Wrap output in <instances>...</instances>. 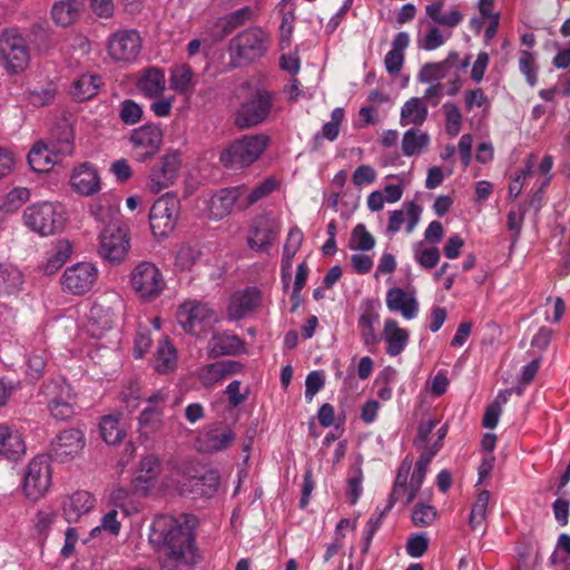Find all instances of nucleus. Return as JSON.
Segmentation results:
<instances>
[{"label": "nucleus", "mask_w": 570, "mask_h": 570, "mask_svg": "<svg viewBox=\"0 0 570 570\" xmlns=\"http://www.w3.org/2000/svg\"><path fill=\"white\" fill-rule=\"evenodd\" d=\"M195 517L189 514L179 518L161 514L153 520L149 542L164 557V567L168 570L195 562Z\"/></svg>", "instance_id": "1"}, {"label": "nucleus", "mask_w": 570, "mask_h": 570, "mask_svg": "<svg viewBox=\"0 0 570 570\" xmlns=\"http://www.w3.org/2000/svg\"><path fill=\"white\" fill-rule=\"evenodd\" d=\"M22 220L31 232L45 237L60 233L67 217L59 203L39 202L24 208Z\"/></svg>", "instance_id": "2"}, {"label": "nucleus", "mask_w": 570, "mask_h": 570, "mask_svg": "<svg viewBox=\"0 0 570 570\" xmlns=\"http://www.w3.org/2000/svg\"><path fill=\"white\" fill-rule=\"evenodd\" d=\"M30 52L27 40L17 28L0 32V63L11 75L22 72L29 65Z\"/></svg>", "instance_id": "3"}, {"label": "nucleus", "mask_w": 570, "mask_h": 570, "mask_svg": "<svg viewBox=\"0 0 570 570\" xmlns=\"http://www.w3.org/2000/svg\"><path fill=\"white\" fill-rule=\"evenodd\" d=\"M129 283L134 292L142 302H153L166 288V281L161 271L151 262L142 261L137 264L129 275Z\"/></svg>", "instance_id": "4"}, {"label": "nucleus", "mask_w": 570, "mask_h": 570, "mask_svg": "<svg viewBox=\"0 0 570 570\" xmlns=\"http://www.w3.org/2000/svg\"><path fill=\"white\" fill-rule=\"evenodd\" d=\"M176 318L185 333L202 336L217 321V316L207 303L198 299L183 302L176 313Z\"/></svg>", "instance_id": "5"}, {"label": "nucleus", "mask_w": 570, "mask_h": 570, "mask_svg": "<svg viewBox=\"0 0 570 570\" xmlns=\"http://www.w3.org/2000/svg\"><path fill=\"white\" fill-rule=\"evenodd\" d=\"M51 464L47 454L35 456L23 472L22 491L31 501L40 500L51 485Z\"/></svg>", "instance_id": "6"}, {"label": "nucleus", "mask_w": 570, "mask_h": 570, "mask_svg": "<svg viewBox=\"0 0 570 570\" xmlns=\"http://www.w3.org/2000/svg\"><path fill=\"white\" fill-rule=\"evenodd\" d=\"M180 215V200L170 193L159 197L149 212V224L154 236L167 237L176 227Z\"/></svg>", "instance_id": "7"}, {"label": "nucleus", "mask_w": 570, "mask_h": 570, "mask_svg": "<svg viewBox=\"0 0 570 570\" xmlns=\"http://www.w3.org/2000/svg\"><path fill=\"white\" fill-rule=\"evenodd\" d=\"M163 141L164 131L158 124L147 122L135 128L129 136L134 159L146 163L154 158L159 153Z\"/></svg>", "instance_id": "8"}, {"label": "nucleus", "mask_w": 570, "mask_h": 570, "mask_svg": "<svg viewBox=\"0 0 570 570\" xmlns=\"http://www.w3.org/2000/svg\"><path fill=\"white\" fill-rule=\"evenodd\" d=\"M130 248V238L127 228L117 224L105 226L99 235L98 253L111 264H119L125 259Z\"/></svg>", "instance_id": "9"}, {"label": "nucleus", "mask_w": 570, "mask_h": 570, "mask_svg": "<svg viewBox=\"0 0 570 570\" xmlns=\"http://www.w3.org/2000/svg\"><path fill=\"white\" fill-rule=\"evenodd\" d=\"M180 166L181 153L178 150L167 151L160 161L151 167L148 180L150 191L158 194L171 186L178 177Z\"/></svg>", "instance_id": "10"}, {"label": "nucleus", "mask_w": 570, "mask_h": 570, "mask_svg": "<svg viewBox=\"0 0 570 570\" xmlns=\"http://www.w3.org/2000/svg\"><path fill=\"white\" fill-rule=\"evenodd\" d=\"M97 278V267L92 263L80 262L66 268L61 277V286L65 292L82 295L94 287Z\"/></svg>", "instance_id": "11"}, {"label": "nucleus", "mask_w": 570, "mask_h": 570, "mask_svg": "<svg viewBox=\"0 0 570 570\" xmlns=\"http://www.w3.org/2000/svg\"><path fill=\"white\" fill-rule=\"evenodd\" d=\"M220 476L217 470L208 469L202 474L185 475L178 481L179 493L189 499L212 498L218 490Z\"/></svg>", "instance_id": "12"}, {"label": "nucleus", "mask_w": 570, "mask_h": 570, "mask_svg": "<svg viewBox=\"0 0 570 570\" xmlns=\"http://www.w3.org/2000/svg\"><path fill=\"white\" fill-rule=\"evenodd\" d=\"M380 308L381 301L377 297H365L360 305L361 313L357 318V327L363 345L370 352H373L381 341L374 327L380 320Z\"/></svg>", "instance_id": "13"}, {"label": "nucleus", "mask_w": 570, "mask_h": 570, "mask_svg": "<svg viewBox=\"0 0 570 570\" xmlns=\"http://www.w3.org/2000/svg\"><path fill=\"white\" fill-rule=\"evenodd\" d=\"M107 49L115 61L131 62L140 53L141 38L134 29L120 30L109 37Z\"/></svg>", "instance_id": "14"}, {"label": "nucleus", "mask_w": 570, "mask_h": 570, "mask_svg": "<svg viewBox=\"0 0 570 570\" xmlns=\"http://www.w3.org/2000/svg\"><path fill=\"white\" fill-rule=\"evenodd\" d=\"M239 203L242 206L249 204V193L246 186H236L220 189L208 200V214L213 219H222L227 216L234 205Z\"/></svg>", "instance_id": "15"}, {"label": "nucleus", "mask_w": 570, "mask_h": 570, "mask_svg": "<svg viewBox=\"0 0 570 570\" xmlns=\"http://www.w3.org/2000/svg\"><path fill=\"white\" fill-rule=\"evenodd\" d=\"M277 92L264 86H252V127L266 122L282 110L276 106Z\"/></svg>", "instance_id": "16"}, {"label": "nucleus", "mask_w": 570, "mask_h": 570, "mask_svg": "<svg viewBox=\"0 0 570 570\" xmlns=\"http://www.w3.org/2000/svg\"><path fill=\"white\" fill-rule=\"evenodd\" d=\"M46 144L50 146L55 157L72 155L75 150V132L72 124L67 117H60L53 121Z\"/></svg>", "instance_id": "17"}, {"label": "nucleus", "mask_w": 570, "mask_h": 570, "mask_svg": "<svg viewBox=\"0 0 570 570\" xmlns=\"http://www.w3.org/2000/svg\"><path fill=\"white\" fill-rule=\"evenodd\" d=\"M235 434L230 428L214 424L204 429L196 439L198 452L213 453L227 449L234 441Z\"/></svg>", "instance_id": "18"}, {"label": "nucleus", "mask_w": 570, "mask_h": 570, "mask_svg": "<svg viewBox=\"0 0 570 570\" xmlns=\"http://www.w3.org/2000/svg\"><path fill=\"white\" fill-rule=\"evenodd\" d=\"M85 446V434L79 429H69L59 433L51 443L52 455L61 461L75 458Z\"/></svg>", "instance_id": "19"}, {"label": "nucleus", "mask_w": 570, "mask_h": 570, "mask_svg": "<svg viewBox=\"0 0 570 570\" xmlns=\"http://www.w3.org/2000/svg\"><path fill=\"white\" fill-rule=\"evenodd\" d=\"M70 186L82 196H91L100 190V176L97 168L86 161L76 166L70 176Z\"/></svg>", "instance_id": "20"}, {"label": "nucleus", "mask_w": 570, "mask_h": 570, "mask_svg": "<svg viewBox=\"0 0 570 570\" xmlns=\"http://www.w3.org/2000/svg\"><path fill=\"white\" fill-rule=\"evenodd\" d=\"M277 234L278 229L269 215L257 216L252 223V250L268 254Z\"/></svg>", "instance_id": "21"}, {"label": "nucleus", "mask_w": 570, "mask_h": 570, "mask_svg": "<svg viewBox=\"0 0 570 570\" xmlns=\"http://www.w3.org/2000/svg\"><path fill=\"white\" fill-rule=\"evenodd\" d=\"M136 86L145 98H160L166 90L165 71L159 67H147L140 71Z\"/></svg>", "instance_id": "22"}, {"label": "nucleus", "mask_w": 570, "mask_h": 570, "mask_svg": "<svg viewBox=\"0 0 570 570\" xmlns=\"http://www.w3.org/2000/svg\"><path fill=\"white\" fill-rule=\"evenodd\" d=\"M96 500L88 491H76L62 502V513L67 522H78L80 518L91 511Z\"/></svg>", "instance_id": "23"}, {"label": "nucleus", "mask_w": 570, "mask_h": 570, "mask_svg": "<svg viewBox=\"0 0 570 570\" xmlns=\"http://www.w3.org/2000/svg\"><path fill=\"white\" fill-rule=\"evenodd\" d=\"M59 390V394L53 396L49 403L48 409L50 414L57 421H67L75 415V407L72 403L71 387L68 384L53 383L48 389Z\"/></svg>", "instance_id": "24"}, {"label": "nucleus", "mask_w": 570, "mask_h": 570, "mask_svg": "<svg viewBox=\"0 0 570 570\" xmlns=\"http://www.w3.org/2000/svg\"><path fill=\"white\" fill-rule=\"evenodd\" d=\"M83 8V0H58L51 7V19L58 27L68 28L80 19Z\"/></svg>", "instance_id": "25"}, {"label": "nucleus", "mask_w": 570, "mask_h": 570, "mask_svg": "<svg viewBox=\"0 0 570 570\" xmlns=\"http://www.w3.org/2000/svg\"><path fill=\"white\" fill-rule=\"evenodd\" d=\"M240 364L233 360H220L199 370V380L205 386H213L240 371Z\"/></svg>", "instance_id": "26"}, {"label": "nucleus", "mask_w": 570, "mask_h": 570, "mask_svg": "<svg viewBox=\"0 0 570 570\" xmlns=\"http://www.w3.org/2000/svg\"><path fill=\"white\" fill-rule=\"evenodd\" d=\"M220 163L226 168H243L249 166V136L244 135L236 139L219 156Z\"/></svg>", "instance_id": "27"}, {"label": "nucleus", "mask_w": 570, "mask_h": 570, "mask_svg": "<svg viewBox=\"0 0 570 570\" xmlns=\"http://www.w3.org/2000/svg\"><path fill=\"white\" fill-rule=\"evenodd\" d=\"M382 338L386 342L385 352L390 356L400 355L409 344L410 333L401 328L393 318H386L384 322Z\"/></svg>", "instance_id": "28"}, {"label": "nucleus", "mask_w": 570, "mask_h": 570, "mask_svg": "<svg viewBox=\"0 0 570 570\" xmlns=\"http://www.w3.org/2000/svg\"><path fill=\"white\" fill-rule=\"evenodd\" d=\"M386 306L391 312H400L406 320H413L419 312V304L414 296L407 295L400 287H392L386 293Z\"/></svg>", "instance_id": "29"}, {"label": "nucleus", "mask_w": 570, "mask_h": 570, "mask_svg": "<svg viewBox=\"0 0 570 570\" xmlns=\"http://www.w3.org/2000/svg\"><path fill=\"white\" fill-rule=\"evenodd\" d=\"M72 254V244L67 239L57 240L46 253L41 268L45 274L52 275L59 271Z\"/></svg>", "instance_id": "30"}, {"label": "nucleus", "mask_w": 570, "mask_h": 570, "mask_svg": "<svg viewBox=\"0 0 570 570\" xmlns=\"http://www.w3.org/2000/svg\"><path fill=\"white\" fill-rule=\"evenodd\" d=\"M26 446L20 433L0 424V455L16 461L24 453Z\"/></svg>", "instance_id": "31"}, {"label": "nucleus", "mask_w": 570, "mask_h": 570, "mask_svg": "<svg viewBox=\"0 0 570 570\" xmlns=\"http://www.w3.org/2000/svg\"><path fill=\"white\" fill-rule=\"evenodd\" d=\"M101 86L102 80L100 76L82 73L72 81L70 95L76 101H86L97 96Z\"/></svg>", "instance_id": "32"}, {"label": "nucleus", "mask_w": 570, "mask_h": 570, "mask_svg": "<svg viewBox=\"0 0 570 570\" xmlns=\"http://www.w3.org/2000/svg\"><path fill=\"white\" fill-rule=\"evenodd\" d=\"M243 344L238 336L224 332L215 333L208 341V354L213 357L222 355L236 354L240 351Z\"/></svg>", "instance_id": "33"}, {"label": "nucleus", "mask_w": 570, "mask_h": 570, "mask_svg": "<svg viewBox=\"0 0 570 570\" xmlns=\"http://www.w3.org/2000/svg\"><path fill=\"white\" fill-rule=\"evenodd\" d=\"M429 109L421 98L412 97L404 102L400 114V125L405 127L410 124L422 126L428 119Z\"/></svg>", "instance_id": "34"}, {"label": "nucleus", "mask_w": 570, "mask_h": 570, "mask_svg": "<svg viewBox=\"0 0 570 570\" xmlns=\"http://www.w3.org/2000/svg\"><path fill=\"white\" fill-rule=\"evenodd\" d=\"M160 473V461L157 456L149 454L141 459L137 475L134 480L135 487L147 491L153 487Z\"/></svg>", "instance_id": "35"}, {"label": "nucleus", "mask_w": 570, "mask_h": 570, "mask_svg": "<svg viewBox=\"0 0 570 570\" xmlns=\"http://www.w3.org/2000/svg\"><path fill=\"white\" fill-rule=\"evenodd\" d=\"M52 156H55V154L50 150V146L43 141H38L29 151L27 159L33 171L48 173L56 163Z\"/></svg>", "instance_id": "36"}, {"label": "nucleus", "mask_w": 570, "mask_h": 570, "mask_svg": "<svg viewBox=\"0 0 570 570\" xmlns=\"http://www.w3.org/2000/svg\"><path fill=\"white\" fill-rule=\"evenodd\" d=\"M432 460H433V458L425 452H422L420 454V456L414 465L412 475H411L409 494L406 498H404V501H403L404 505H409L416 498V495L420 492L422 484L424 482L429 464L431 463Z\"/></svg>", "instance_id": "37"}, {"label": "nucleus", "mask_w": 570, "mask_h": 570, "mask_svg": "<svg viewBox=\"0 0 570 570\" xmlns=\"http://www.w3.org/2000/svg\"><path fill=\"white\" fill-rule=\"evenodd\" d=\"M120 413L108 414L101 417L99 431L102 440L107 444H118L125 438L126 432L120 425Z\"/></svg>", "instance_id": "38"}, {"label": "nucleus", "mask_w": 570, "mask_h": 570, "mask_svg": "<svg viewBox=\"0 0 570 570\" xmlns=\"http://www.w3.org/2000/svg\"><path fill=\"white\" fill-rule=\"evenodd\" d=\"M23 284V275L17 266L0 263V295L17 293Z\"/></svg>", "instance_id": "39"}, {"label": "nucleus", "mask_w": 570, "mask_h": 570, "mask_svg": "<svg viewBox=\"0 0 570 570\" xmlns=\"http://www.w3.org/2000/svg\"><path fill=\"white\" fill-rule=\"evenodd\" d=\"M176 363V348L167 338H164L159 342L155 353V370L158 373H168L175 368Z\"/></svg>", "instance_id": "40"}, {"label": "nucleus", "mask_w": 570, "mask_h": 570, "mask_svg": "<svg viewBox=\"0 0 570 570\" xmlns=\"http://www.w3.org/2000/svg\"><path fill=\"white\" fill-rule=\"evenodd\" d=\"M228 51L232 67H243L247 61L249 52V31L244 30L234 37L229 42Z\"/></svg>", "instance_id": "41"}, {"label": "nucleus", "mask_w": 570, "mask_h": 570, "mask_svg": "<svg viewBox=\"0 0 570 570\" xmlns=\"http://www.w3.org/2000/svg\"><path fill=\"white\" fill-rule=\"evenodd\" d=\"M527 212L528 206L525 204H518L507 214V229L510 233L511 248L520 240Z\"/></svg>", "instance_id": "42"}, {"label": "nucleus", "mask_w": 570, "mask_h": 570, "mask_svg": "<svg viewBox=\"0 0 570 570\" xmlns=\"http://www.w3.org/2000/svg\"><path fill=\"white\" fill-rule=\"evenodd\" d=\"M430 142L428 132L420 131L419 129H407L402 138V151L406 157L420 154Z\"/></svg>", "instance_id": "43"}, {"label": "nucleus", "mask_w": 570, "mask_h": 570, "mask_svg": "<svg viewBox=\"0 0 570 570\" xmlns=\"http://www.w3.org/2000/svg\"><path fill=\"white\" fill-rule=\"evenodd\" d=\"M89 214L98 223L108 226L109 224H116L114 220L118 210L108 197H100L89 206Z\"/></svg>", "instance_id": "44"}, {"label": "nucleus", "mask_w": 570, "mask_h": 570, "mask_svg": "<svg viewBox=\"0 0 570 570\" xmlns=\"http://www.w3.org/2000/svg\"><path fill=\"white\" fill-rule=\"evenodd\" d=\"M248 18V6L239 10H236L226 17L219 18L218 21L216 22V27L220 28V33L217 37V40H222L229 33H232L237 27L242 26Z\"/></svg>", "instance_id": "45"}, {"label": "nucleus", "mask_w": 570, "mask_h": 570, "mask_svg": "<svg viewBox=\"0 0 570 570\" xmlns=\"http://www.w3.org/2000/svg\"><path fill=\"white\" fill-rule=\"evenodd\" d=\"M375 238L362 223L354 226L351 233L348 248L358 252H370L375 247Z\"/></svg>", "instance_id": "46"}, {"label": "nucleus", "mask_w": 570, "mask_h": 570, "mask_svg": "<svg viewBox=\"0 0 570 570\" xmlns=\"http://www.w3.org/2000/svg\"><path fill=\"white\" fill-rule=\"evenodd\" d=\"M490 497L491 493L489 490H482L479 492L474 503L471 507V512L469 515V524L471 529H476L487 519Z\"/></svg>", "instance_id": "47"}, {"label": "nucleus", "mask_w": 570, "mask_h": 570, "mask_svg": "<svg viewBox=\"0 0 570 570\" xmlns=\"http://www.w3.org/2000/svg\"><path fill=\"white\" fill-rule=\"evenodd\" d=\"M449 72L448 61L426 62L419 71L417 80L422 83L440 82Z\"/></svg>", "instance_id": "48"}, {"label": "nucleus", "mask_w": 570, "mask_h": 570, "mask_svg": "<svg viewBox=\"0 0 570 570\" xmlns=\"http://www.w3.org/2000/svg\"><path fill=\"white\" fill-rule=\"evenodd\" d=\"M271 42V35L267 31L252 26V62L266 56Z\"/></svg>", "instance_id": "49"}, {"label": "nucleus", "mask_w": 570, "mask_h": 570, "mask_svg": "<svg viewBox=\"0 0 570 570\" xmlns=\"http://www.w3.org/2000/svg\"><path fill=\"white\" fill-rule=\"evenodd\" d=\"M519 70L524 76L527 83L530 87H534L538 83L539 67L535 62V56L532 51H520Z\"/></svg>", "instance_id": "50"}, {"label": "nucleus", "mask_w": 570, "mask_h": 570, "mask_svg": "<svg viewBox=\"0 0 570 570\" xmlns=\"http://www.w3.org/2000/svg\"><path fill=\"white\" fill-rule=\"evenodd\" d=\"M249 312V287L232 295L228 315L232 320H240Z\"/></svg>", "instance_id": "51"}, {"label": "nucleus", "mask_w": 570, "mask_h": 570, "mask_svg": "<svg viewBox=\"0 0 570 570\" xmlns=\"http://www.w3.org/2000/svg\"><path fill=\"white\" fill-rule=\"evenodd\" d=\"M193 76L194 72L188 65L173 69L169 78L170 88L178 94H185L191 85Z\"/></svg>", "instance_id": "52"}, {"label": "nucleus", "mask_w": 570, "mask_h": 570, "mask_svg": "<svg viewBox=\"0 0 570 570\" xmlns=\"http://www.w3.org/2000/svg\"><path fill=\"white\" fill-rule=\"evenodd\" d=\"M443 111L445 115V131L449 136L455 137L459 135L462 128V114L452 101H446L443 105Z\"/></svg>", "instance_id": "53"}, {"label": "nucleus", "mask_w": 570, "mask_h": 570, "mask_svg": "<svg viewBox=\"0 0 570 570\" xmlns=\"http://www.w3.org/2000/svg\"><path fill=\"white\" fill-rule=\"evenodd\" d=\"M436 518V510L433 505L419 502L412 510V523L415 527L425 528L433 523Z\"/></svg>", "instance_id": "54"}, {"label": "nucleus", "mask_w": 570, "mask_h": 570, "mask_svg": "<svg viewBox=\"0 0 570 570\" xmlns=\"http://www.w3.org/2000/svg\"><path fill=\"white\" fill-rule=\"evenodd\" d=\"M142 108L131 99H125L120 104L119 118L125 125H136L142 118Z\"/></svg>", "instance_id": "55"}, {"label": "nucleus", "mask_w": 570, "mask_h": 570, "mask_svg": "<svg viewBox=\"0 0 570 570\" xmlns=\"http://www.w3.org/2000/svg\"><path fill=\"white\" fill-rule=\"evenodd\" d=\"M295 12L294 9L282 12L279 26V48L284 50L289 47L294 31Z\"/></svg>", "instance_id": "56"}, {"label": "nucleus", "mask_w": 570, "mask_h": 570, "mask_svg": "<svg viewBox=\"0 0 570 570\" xmlns=\"http://www.w3.org/2000/svg\"><path fill=\"white\" fill-rule=\"evenodd\" d=\"M430 540L424 532L413 533L407 538L405 550L406 553L415 559L424 556L429 549Z\"/></svg>", "instance_id": "57"}, {"label": "nucleus", "mask_w": 570, "mask_h": 570, "mask_svg": "<svg viewBox=\"0 0 570 570\" xmlns=\"http://www.w3.org/2000/svg\"><path fill=\"white\" fill-rule=\"evenodd\" d=\"M281 181L274 176H267L252 188V204L268 197L281 188Z\"/></svg>", "instance_id": "58"}, {"label": "nucleus", "mask_w": 570, "mask_h": 570, "mask_svg": "<svg viewBox=\"0 0 570 570\" xmlns=\"http://www.w3.org/2000/svg\"><path fill=\"white\" fill-rule=\"evenodd\" d=\"M363 471L361 466L355 469V473L347 479L346 498L350 505H355L363 493Z\"/></svg>", "instance_id": "59"}, {"label": "nucleus", "mask_w": 570, "mask_h": 570, "mask_svg": "<svg viewBox=\"0 0 570 570\" xmlns=\"http://www.w3.org/2000/svg\"><path fill=\"white\" fill-rule=\"evenodd\" d=\"M325 385V376L322 371H311L305 380V400L312 402L316 393H318Z\"/></svg>", "instance_id": "60"}, {"label": "nucleus", "mask_w": 570, "mask_h": 570, "mask_svg": "<svg viewBox=\"0 0 570 570\" xmlns=\"http://www.w3.org/2000/svg\"><path fill=\"white\" fill-rule=\"evenodd\" d=\"M414 259L424 269H431L440 262V250L435 246L424 249L414 248Z\"/></svg>", "instance_id": "61"}, {"label": "nucleus", "mask_w": 570, "mask_h": 570, "mask_svg": "<svg viewBox=\"0 0 570 570\" xmlns=\"http://www.w3.org/2000/svg\"><path fill=\"white\" fill-rule=\"evenodd\" d=\"M200 256V250L191 245H184L176 255L175 264L180 269H189Z\"/></svg>", "instance_id": "62"}, {"label": "nucleus", "mask_w": 570, "mask_h": 570, "mask_svg": "<svg viewBox=\"0 0 570 570\" xmlns=\"http://www.w3.org/2000/svg\"><path fill=\"white\" fill-rule=\"evenodd\" d=\"M46 357L43 353H32L27 358V376L30 381H38L45 371Z\"/></svg>", "instance_id": "63"}, {"label": "nucleus", "mask_w": 570, "mask_h": 570, "mask_svg": "<svg viewBox=\"0 0 570 570\" xmlns=\"http://www.w3.org/2000/svg\"><path fill=\"white\" fill-rule=\"evenodd\" d=\"M409 474L397 471L387 501H390L391 504H395L402 497L406 498L409 494Z\"/></svg>", "instance_id": "64"}]
</instances>
